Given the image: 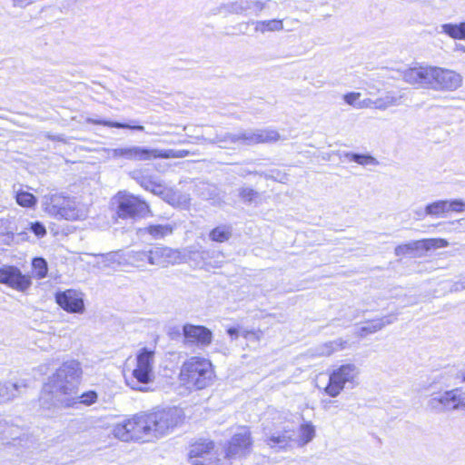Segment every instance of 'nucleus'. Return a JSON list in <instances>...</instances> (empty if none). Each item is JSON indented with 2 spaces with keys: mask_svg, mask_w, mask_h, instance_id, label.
Returning <instances> with one entry per match:
<instances>
[{
  "mask_svg": "<svg viewBox=\"0 0 465 465\" xmlns=\"http://www.w3.org/2000/svg\"><path fill=\"white\" fill-rule=\"evenodd\" d=\"M81 375L82 368L79 361H64L49 378L45 390L65 407H74L76 404L90 406L97 401V393L89 391L78 395L77 386Z\"/></svg>",
  "mask_w": 465,
  "mask_h": 465,
  "instance_id": "nucleus-1",
  "label": "nucleus"
},
{
  "mask_svg": "<svg viewBox=\"0 0 465 465\" xmlns=\"http://www.w3.org/2000/svg\"><path fill=\"white\" fill-rule=\"evenodd\" d=\"M179 376L189 388L203 390L212 384L214 371L209 360L193 356L183 363Z\"/></svg>",
  "mask_w": 465,
  "mask_h": 465,
  "instance_id": "nucleus-2",
  "label": "nucleus"
},
{
  "mask_svg": "<svg viewBox=\"0 0 465 465\" xmlns=\"http://www.w3.org/2000/svg\"><path fill=\"white\" fill-rule=\"evenodd\" d=\"M113 434L123 441L151 440L153 439L148 412H139L115 424Z\"/></svg>",
  "mask_w": 465,
  "mask_h": 465,
  "instance_id": "nucleus-3",
  "label": "nucleus"
},
{
  "mask_svg": "<svg viewBox=\"0 0 465 465\" xmlns=\"http://www.w3.org/2000/svg\"><path fill=\"white\" fill-rule=\"evenodd\" d=\"M154 351L142 348L136 354V366L130 377H125L126 384L133 390L146 391V385L154 380Z\"/></svg>",
  "mask_w": 465,
  "mask_h": 465,
  "instance_id": "nucleus-4",
  "label": "nucleus"
},
{
  "mask_svg": "<svg viewBox=\"0 0 465 465\" xmlns=\"http://www.w3.org/2000/svg\"><path fill=\"white\" fill-rule=\"evenodd\" d=\"M113 200L116 204V214L121 219L143 218L151 213L143 199L126 191L118 192Z\"/></svg>",
  "mask_w": 465,
  "mask_h": 465,
  "instance_id": "nucleus-5",
  "label": "nucleus"
},
{
  "mask_svg": "<svg viewBox=\"0 0 465 465\" xmlns=\"http://www.w3.org/2000/svg\"><path fill=\"white\" fill-rule=\"evenodd\" d=\"M359 374L360 370L353 363L339 366L330 372L329 382L324 388V392L332 398L339 396L347 383L354 384L356 382Z\"/></svg>",
  "mask_w": 465,
  "mask_h": 465,
  "instance_id": "nucleus-6",
  "label": "nucleus"
},
{
  "mask_svg": "<svg viewBox=\"0 0 465 465\" xmlns=\"http://www.w3.org/2000/svg\"><path fill=\"white\" fill-rule=\"evenodd\" d=\"M153 437L157 439L169 433L183 420V412L177 408H167L148 412Z\"/></svg>",
  "mask_w": 465,
  "mask_h": 465,
  "instance_id": "nucleus-7",
  "label": "nucleus"
},
{
  "mask_svg": "<svg viewBox=\"0 0 465 465\" xmlns=\"http://www.w3.org/2000/svg\"><path fill=\"white\" fill-rule=\"evenodd\" d=\"M45 211L58 219L74 221L84 216L74 199L60 194H54L45 203Z\"/></svg>",
  "mask_w": 465,
  "mask_h": 465,
  "instance_id": "nucleus-8",
  "label": "nucleus"
},
{
  "mask_svg": "<svg viewBox=\"0 0 465 465\" xmlns=\"http://www.w3.org/2000/svg\"><path fill=\"white\" fill-rule=\"evenodd\" d=\"M428 407L436 412L465 409V392L460 388L433 394L428 401Z\"/></svg>",
  "mask_w": 465,
  "mask_h": 465,
  "instance_id": "nucleus-9",
  "label": "nucleus"
},
{
  "mask_svg": "<svg viewBox=\"0 0 465 465\" xmlns=\"http://www.w3.org/2000/svg\"><path fill=\"white\" fill-rule=\"evenodd\" d=\"M281 136L273 129H247L230 134L229 143L252 146L258 143H272L280 140Z\"/></svg>",
  "mask_w": 465,
  "mask_h": 465,
  "instance_id": "nucleus-10",
  "label": "nucleus"
},
{
  "mask_svg": "<svg viewBox=\"0 0 465 465\" xmlns=\"http://www.w3.org/2000/svg\"><path fill=\"white\" fill-rule=\"evenodd\" d=\"M430 89L441 92H452L462 85V76L450 69L433 66Z\"/></svg>",
  "mask_w": 465,
  "mask_h": 465,
  "instance_id": "nucleus-11",
  "label": "nucleus"
},
{
  "mask_svg": "<svg viewBox=\"0 0 465 465\" xmlns=\"http://www.w3.org/2000/svg\"><path fill=\"white\" fill-rule=\"evenodd\" d=\"M214 443L212 440H203L193 444L189 451L190 465H217L218 460L213 450Z\"/></svg>",
  "mask_w": 465,
  "mask_h": 465,
  "instance_id": "nucleus-12",
  "label": "nucleus"
},
{
  "mask_svg": "<svg viewBox=\"0 0 465 465\" xmlns=\"http://www.w3.org/2000/svg\"><path fill=\"white\" fill-rule=\"evenodd\" d=\"M252 447L251 431L247 428H241L228 442L225 457L229 459L245 457L251 452Z\"/></svg>",
  "mask_w": 465,
  "mask_h": 465,
  "instance_id": "nucleus-13",
  "label": "nucleus"
},
{
  "mask_svg": "<svg viewBox=\"0 0 465 465\" xmlns=\"http://www.w3.org/2000/svg\"><path fill=\"white\" fill-rule=\"evenodd\" d=\"M268 2L269 0L265 2L260 0H236L222 5L219 7V13L258 15L266 8Z\"/></svg>",
  "mask_w": 465,
  "mask_h": 465,
  "instance_id": "nucleus-14",
  "label": "nucleus"
},
{
  "mask_svg": "<svg viewBox=\"0 0 465 465\" xmlns=\"http://www.w3.org/2000/svg\"><path fill=\"white\" fill-rule=\"evenodd\" d=\"M183 343L186 346L205 348L212 343L213 332L203 325L186 323L183 326Z\"/></svg>",
  "mask_w": 465,
  "mask_h": 465,
  "instance_id": "nucleus-15",
  "label": "nucleus"
},
{
  "mask_svg": "<svg viewBox=\"0 0 465 465\" xmlns=\"http://www.w3.org/2000/svg\"><path fill=\"white\" fill-rule=\"evenodd\" d=\"M0 283L23 292L29 288L31 280L28 276L24 275L17 267L5 265L0 268Z\"/></svg>",
  "mask_w": 465,
  "mask_h": 465,
  "instance_id": "nucleus-16",
  "label": "nucleus"
},
{
  "mask_svg": "<svg viewBox=\"0 0 465 465\" xmlns=\"http://www.w3.org/2000/svg\"><path fill=\"white\" fill-rule=\"evenodd\" d=\"M183 257L179 250L166 246H155L149 250V263L160 267L180 263Z\"/></svg>",
  "mask_w": 465,
  "mask_h": 465,
  "instance_id": "nucleus-17",
  "label": "nucleus"
},
{
  "mask_svg": "<svg viewBox=\"0 0 465 465\" xmlns=\"http://www.w3.org/2000/svg\"><path fill=\"white\" fill-rule=\"evenodd\" d=\"M433 66L417 65L403 71L402 77L410 84L430 89Z\"/></svg>",
  "mask_w": 465,
  "mask_h": 465,
  "instance_id": "nucleus-18",
  "label": "nucleus"
},
{
  "mask_svg": "<svg viewBox=\"0 0 465 465\" xmlns=\"http://www.w3.org/2000/svg\"><path fill=\"white\" fill-rule=\"evenodd\" d=\"M158 149H147L141 146L114 148L110 151L113 158H124L130 161H148L157 158Z\"/></svg>",
  "mask_w": 465,
  "mask_h": 465,
  "instance_id": "nucleus-19",
  "label": "nucleus"
},
{
  "mask_svg": "<svg viewBox=\"0 0 465 465\" xmlns=\"http://www.w3.org/2000/svg\"><path fill=\"white\" fill-rule=\"evenodd\" d=\"M55 301L61 308L71 313H82L84 310L83 295L75 290L57 292Z\"/></svg>",
  "mask_w": 465,
  "mask_h": 465,
  "instance_id": "nucleus-20",
  "label": "nucleus"
},
{
  "mask_svg": "<svg viewBox=\"0 0 465 465\" xmlns=\"http://www.w3.org/2000/svg\"><path fill=\"white\" fill-rule=\"evenodd\" d=\"M465 212V202L460 199L439 200L429 203L425 207V214L434 217L443 216L445 213Z\"/></svg>",
  "mask_w": 465,
  "mask_h": 465,
  "instance_id": "nucleus-21",
  "label": "nucleus"
},
{
  "mask_svg": "<svg viewBox=\"0 0 465 465\" xmlns=\"http://www.w3.org/2000/svg\"><path fill=\"white\" fill-rule=\"evenodd\" d=\"M294 431L284 428L282 430L265 432V443L272 449L286 450L293 440Z\"/></svg>",
  "mask_w": 465,
  "mask_h": 465,
  "instance_id": "nucleus-22",
  "label": "nucleus"
},
{
  "mask_svg": "<svg viewBox=\"0 0 465 465\" xmlns=\"http://www.w3.org/2000/svg\"><path fill=\"white\" fill-rule=\"evenodd\" d=\"M395 321L396 317L394 315H387L380 319L367 321L365 325L359 329L357 334L363 338L382 330L385 326L393 323Z\"/></svg>",
  "mask_w": 465,
  "mask_h": 465,
  "instance_id": "nucleus-23",
  "label": "nucleus"
},
{
  "mask_svg": "<svg viewBox=\"0 0 465 465\" xmlns=\"http://www.w3.org/2000/svg\"><path fill=\"white\" fill-rule=\"evenodd\" d=\"M134 179L140 186L153 194L160 195L164 192V185L163 182L156 176L140 173L137 176H134Z\"/></svg>",
  "mask_w": 465,
  "mask_h": 465,
  "instance_id": "nucleus-24",
  "label": "nucleus"
},
{
  "mask_svg": "<svg viewBox=\"0 0 465 465\" xmlns=\"http://www.w3.org/2000/svg\"><path fill=\"white\" fill-rule=\"evenodd\" d=\"M424 243L423 240H418L400 244L395 247L394 253L396 256L411 255L413 257H420L425 252Z\"/></svg>",
  "mask_w": 465,
  "mask_h": 465,
  "instance_id": "nucleus-25",
  "label": "nucleus"
},
{
  "mask_svg": "<svg viewBox=\"0 0 465 465\" xmlns=\"http://www.w3.org/2000/svg\"><path fill=\"white\" fill-rule=\"evenodd\" d=\"M22 387L25 388V385L11 381L0 382V404L10 402L19 397Z\"/></svg>",
  "mask_w": 465,
  "mask_h": 465,
  "instance_id": "nucleus-26",
  "label": "nucleus"
},
{
  "mask_svg": "<svg viewBox=\"0 0 465 465\" xmlns=\"http://www.w3.org/2000/svg\"><path fill=\"white\" fill-rule=\"evenodd\" d=\"M403 98V94L394 92L389 91L386 92L383 95L376 98V109L384 111L391 106H398L401 104V99Z\"/></svg>",
  "mask_w": 465,
  "mask_h": 465,
  "instance_id": "nucleus-27",
  "label": "nucleus"
},
{
  "mask_svg": "<svg viewBox=\"0 0 465 465\" xmlns=\"http://www.w3.org/2000/svg\"><path fill=\"white\" fill-rule=\"evenodd\" d=\"M346 344L347 341H343L342 339L325 342L315 349L314 355L319 357L330 356L334 351L345 348Z\"/></svg>",
  "mask_w": 465,
  "mask_h": 465,
  "instance_id": "nucleus-28",
  "label": "nucleus"
},
{
  "mask_svg": "<svg viewBox=\"0 0 465 465\" xmlns=\"http://www.w3.org/2000/svg\"><path fill=\"white\" fill-rule=\"evenodd\" d=\"M232 235V228L231 225L222 224L215 228H213L210 233L209 238L213 242H227Z\"/></svg>",
  "mask_w": 465,
  "mask_h": 465,
  "instance_id": "nucleus-29",
  "label": "nucleus"
},
{
  "mask_svg": "<svg viewBox=\"0 0 465 465\" xmlns=\"http://www.w3.org/2000/svg\"><path fill=\"white\" fill-rule=\"evenodd\" d=\"M443 33L454 39H465V22L460 24H444L441 25Z\"/></svg>",
  "mask_w": 465,
  "mask_h": 465,
  "instance_id": "nucleus-30",
  "label": "nucleus"
},
{
  "mask_svg": "<svg viewBox=\"0 0 465 465\" xmlns=\"http://www.w3.org/2000/svg\"><path fill=\"white\" fill-rule=\"evenodd\" d=\"M87 122L94 124H99L104 125L107 127H114V128H120V129H130V130H135V131H143L144 127L143 125H131L129 124H123L119 122H113V121H107V120H100V119H93V118H87Z\"/></svg>",
  "mask_w": 465,
  "mask_h": 465,
  "instance_id": "nucleus-31",
  "label": "nucleus"
},
{
  "mask_svg": "<svg viewBox=\"0 0 465 465\" xmlns=\"http://www.w3.org/2000/svg\"><path fill=\"white\" fill-rule=\"evenodd\" d=\"M344 157L350 162H354L363 166L377 165L379 163L377 159L370 154L345 153Z\"/></svg>",
  "mask_w": 465,
  "mask_h": 465,
  "instance_id": "nucleus-32",
  "label": "nucleus"
},
{
  "mask_svg": "<svg viewBox=\"0 0 465 465\" xmlns=\"http://www.w3.org/2000/svg\"><path fill=\"white\" fill-rule=\"evenodd\" d=\"M155 239L163 238L173 233V227L169 224H153L143 229Z\"/></svg>",
  "mask_w": 465,
  "mask_h": 465,
  "instance_id": "nucleus-33",
  "label": "nucleus"
},
{
  "mask_svg": "<svg viewBox=\"0 0 465 465\" xmlns=\"http://www.w3.org/2000/svg\"><path fill=\"white\" fill-rule=\"evenodd\" d=\"M299 437L302 445H305L313 440L315 437V427L312 422H307L301 425Z\"/></svg>",
  "mask_w": 465,
  "mask_h": 465,
  "instance_id": "nucleus-34",
  "label": "nucleus"
},
{
  "mask_svg": "<svg viewBox=\"0 0 465 465\" xmlns=\"http://www.w3.org/2000/svg\"><path fill=\"white\" fill-rule=\"evenodd\" d=\"M238 196L244 203L251 204L256 203L260 193L251 187L242 186L238 189Z\"/></svg>",
  "mask_w": 465,
  "mask_h": 465,
  "instance_id": "nucleus-35",
  "label": "nucleus"
},
{
  "mask_svg": "<svg viewBox=\"0 0 465 465\" xmlns=\"http://www.w3.org/2000/svg\"><path fill=\"white\" fill-rule=\"evenodd\" d=\"M16 203L23 207H33L36 203V198L34 194L28 192L21 191L16 193Z\"/></svg>",
  "mask_w": 465,
  "mask_h": 465,
  "instance_id": "nucleus-36",
  "label": "nucleus"
},
{
  "mask_svg": "<svg viewBox=\"0 0 465 465\" xmlns=\"http://www.w3.org/2000/svg\"><path fill=\"white\" fill-rule=\"evenodd\" d=\"M190 152L187 150H173V149H166L161 150L158 149L157 158L163 159H170V158H183L188 156Z\"/></svg>",
  "mask_w": 465,
  "mask_h": 465,
  "instance_id": "nucleus-37",
  "label": "nucleus"
},
{
  "mask_svg": "<svg viewBox=\"0 0 465 465\" xmlns=\"http://www.w3.org/2000/svg\"><path fill=\"white\" fill-rule=\"evenodd\" d=\"M32 265L34 270L35 271L36 276L38 279H43L47 274V262L42 257H36L33 259Z\"/></svg>",
  "mask_w": 465,
  "mask_h": 465,
  "instance_id": "nucleus-38",
  "label": "nucleus"
},
{
  "mask_svg": "<svg viewBox=\"0 0 465 465\" xmlns=\"http://www.w3.org/2000/svg\"><path fill=\"white\" fill-rule=\"evenodd\" d=\"M103 258L102 262L104 263V267H114V265H121V256L119 252H111L105 254L101 255Z\"/></svg>",
  "mask_w": 465,
  "mask_h": 465,
  "instance_id": "nucleus-39",
  "label": "nucleus"
},
{
  "mask_svg": "<svg viewBox=\"0 0 465 465\" xmlns=\"http://www.w3.org/2000/svg\"><path fill=\"white\" fill-rule=\"evenodd\" d=\"M425 252L430 249H439L449 246V242L445 239L433 238V239H423Z\"/></svg>",
  "mask_w": 465,
  "mask_h": 465,
  "instance_id": "nucleus-40",
  "label": "nucleus"
},
{
  "mask_svg": "<svg viewBox=\"0 0 465 465\" xmlns=\"http://www.w3.org/2000/svg\"><path fill=\"white\" fill-rule=\"evenodd\" d=\"M230 134L231 133H225L221 134H216L214 138L209 139L204 137H197V139H202L204 142L210 143H219L221 147H227L226 144L230 142Z\"/></svg>",
  "mask_w": 465,
  "mask_h": 465,
  "instance_id": "nucleus-41",
  "label": "nucleus"
},
{
  "mask_svg": "<svg viewBox=\"0 0 465 465\" xmlns=\"http://www.w3.org/2000/svg\"><path fill=\"white\" fill-rule=\"evenodd\" d=\"M3 440H6V443H10L9 440H15L20 437V430L16 426L7 427L6 430L3 431Z\"/></svg>",
  "mask_w": 465,
  "mask_h": 465,
  "instance_id": "nucleus-42",
  "label": "nucleus"
},
{
  "mask_svg": "<svg viewBox=\"0 0 465 465\" xmlns=\"http://www.w3.org/2000/svg\"><path fill=\"white\" fill-rule=\"evenodd\" d=\"M29 230L35 233V236L41 238L46 234V229L45 225L40 222L29 223Z\"/></svg>",
  "mask_w": 465,
  "mask_h": 465,
  "instance_id": "nucleus-43",
  "label": "nucleus"
},
{
  "mask_svg": "<svg viewBox=\"0 0 465 465\" xmlns=\"http://www.w3.org/2000/svg\"><path fill=\"white\" fill-rule=\"evenodd\" d=\"M266 25L267 32H278L283 29L282 20L272 19L264 20Z\"/></svg>",
  "mask_w": 465,
  "mask_h": 465,
  "instance_id": "nucleus-44",
  "label": "nucleus"
},
{
  "mask_svg": "<svg viewBox=\"0 0 465 465\" xmlns=\"http://www.w3.org/2000/svg\"><path fill=\"white\" fill-rule=\"evenodd\" d=\"M129 257L134 262H144L147 261L149 262V251H132L129 254Z\"/></svg>",
  "mask_w": 465,
  "mask_h": 465,
  "instance_id": "nucleus-45",
  "label": "nucleus"
},
{
  "mask_svg": "<svg viewBox=\"0 0 465 465\" xmlns=\"http://www.w3.org/2000/svg\"><path fill=\"white\" fill-rule=\"evenodd\" d=\"M361 97V93L351 92L344 95L343 99L346 104L357 108L358 100Z\"/></svg>",
  "mask_w": 465,
  "mask_h": 465,
  "instance_id": "nucleus-46",
  "label": "nucleus"
},
{
  "mask_svg": "<svg viewBox=\"0 0 465 465\" xmlns=\"http://www.w3.org/2000/svg\"><path fill=\"white\" fill-rule=\"evenodd\" d=\"M358 109L362 108H375L376 109V99L372 100L371 98L363 99L359 101L357 104Z\"/></svg>",
  "mask_w": 465,
  "mask_h": 465,
  "instance_id": "nucleus-47",
  "label": "nucleus"
},
{
  "mask_svg": "<svg viewBox=\"0 0 465 465\" xmlns=\"http://www.w3.org/2000/svg\"><path fill=\"white\" fill-rule=\"evenodd\" d=\"M252 24L254 25L255 32H259L261 34H264L267 32L265 21H252Z\"/></svg>",
  "mask_w": 465,
  "mask_h": 465,
  "instance_id": "nucleus-48",
  "label": "nucleus"
},
{
  "mask_svg": "<svg viewBox=\"0 0 465 465\" xmlns=\"http://www.w3.org/2000/svg\"><path fill=\"white\" fill-rule=\"evenodd\" d=\"M241 335L242 337H244L245 339H255L256 341H258L260 339V335L258 332L256 331H243Z\"/></svg>",
  "mask_w": 465,
  "mask_h": 465,
  "instance_id": "nucleus-49",
  "label": "nucleus"
},
{
  "mask_svg": "<svg viewBox=\"0 0 465 465\" xmlns=\"http://www.w3.org/2000/svg\"><path fill=\"white\" fill-rule=\"evenodd\" d=\"M13 2H14L15 5H17L20 7H25V6L28 5L29 4L35 2V0H13Z\"/></svg>",
  "mask_w": 465,
  "mask_h": 465,
  "instance_id": "nucleus-50",
  "label": "nucleus"
},
{
  "mask_svg": "<svg viewBox=\"0 0 465 465\" xmlns=\"http://www.w3.org/2000/svg\"><path fill=\"white\" fill-rule=\"evenodd\" d=\"M228 334L231 337L237 338L239 336V331L237 328L232 327L227 330Z\"/></svg>",
  "mask_w": 465,
  "mask_h": 465,
  "instance_id": "nucleus-51",
  "label": "nucleus"
},
{
  "mask_svg": "<svg viewBox=\"0 0 465 465\" xmlns=\"http://www.w3.org/2000/svg\"><path fill=\"white\" fill-rule=\"evenodd\" d=\"M359 315H360V312L358 310H355L351 313L348 320L351 322V321L356 319L357 317H359Z\"/></svg>",
  "mask_w": 465,
  "mask_h": 465,
  "instance_id": "nucleus-52",
  "label": "nucleus"
},
{
  "mask_svg": "<svg viewBox=\"0 0 465 465\" xmlns=\"http://www.w3.org/2000/svg\"><path fill=\"white\" fill-rule=\"evenodd\" d=\"M180 331L179 329H176L175 331H173L172 333H171V336H172V339H174V335H177V336H180Z\"/></svg>",
  "mask_w": 465,
  "mask_h": 465,
  "instance_id": "nucleus-53",
  "label": "nucleus"
},
{
  "mask_svg": "<svg viewBox=\"0 0 465 465\" xmlns=\"http://www.w3.org/2000/svg\"><path fill=\"white\" fill-rule=\"evenodd\" d=\"M416 213L419 217H423L425 214V210L422 211V210H420V211H416Z\"/></svg>",
  "mask_w": 465,
  "mask_h": 465,
  "instance_id": "nucleus-54",
  "label": "nucleus"
},
{
  "mask_svg": "<svg viewBox=\"0 0 465 465\" xmlns=\"http://www.w3.org/2000/svg\"><path fill=\"white\" fill-rule=\"evenodd\" d=\"M322 402L324 403L323 408H324L325 410H327V404L331 403L332 401H322Z\"/></svg>",
  "mask_w": 465,
  "mask_h": 465,
  "instance_id": "nucleus-55",
  "label": "nucleus"
},
{
  "mask_svg": "<svg viewBox=\"0 0 465 465\" xmlns=\"http://www.w3.org/2000/svg\"><path fill=\"white\" fill-rule=\"evenodd\" d=\"M460 376L462 378V381H465V371L461 372Z\"/></svg>",
  "mask_w": 465,
  "mask_h": 465,
  "instance_id": "nucleus-56",
  "label": "nucleus"
},
{
  "mask_svg": "<svg viewBox=\"0 0 465 465\" xmlns=\"http://www.w3.org/2000/svg\"><path fill=\"white\" fill-rule=\"evenodd\" d=\"M460 284H461V289H465V281L463 282H461Z\"/></svg>",
  "mask_w": 465,
  "mask_h": 465,
  "instance_id": "nucleus-57",
  "label": "nucleus"
}]
</instances>
